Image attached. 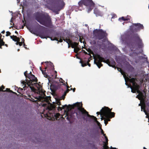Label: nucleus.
<instances>
[{"instance_id": "62", "label": "nucleus", "mask_w": 149, "mask_h": 149, "mask_svg": "<svg viewBox=\"0 0 149 149\" xmlns=\"http://www.w3.org/2000/svg\"><path fill=\"white\" fill-rule=\"evenodd\" d=\"M143 149H147L145 147H143Z\"/></svg>"}, {"instance_id": "56", "label": "nucleus", "mask_w": 149, "mask_h": 149, "mask_svg": "<svg viewBox=\"0 0 149 149\" xmlns=\"http://www.w3.org/2000/svg\"><path fill=\"white\" fill-rule=\"evenodd\" d=\"M16 44L17 45H19V42H17L16 43Z\"/></svg>"}, {"instance_id": "7", "label": "nucleus", "mask_w": 149, "mask_h": 149, "mask_svg": "<svg viewBox=\"0 0 149 149\" xmlns=\"http://www.w3.org/2000/svg\"><path fill=\"white\" fill-rule=\"evenodd\" d=\"M93 35L97 39L100 40L106 38L108 34L105 31H104L102 29H96L93 32Z\"/></svg>"}, {"instance_id": "40", "label": "nucleus", "mask_w": 149, "mask_h": 149, "mask_svg": "<svg viewBox=\"0 0 149 149\" xmlns=\"http://www.w3.org/2000/svg\"><path fill=\"white\" fill-rule=\"evenodd\" d=\"M104 123L105 124V125H106L108 123V122L105 119L104 120Z\"/></svg>"}, {"instance_id": "25", "label": "nucleus", "mask_w": 149, "mask_h": 149, "mask_svg": "<svg viewBox=\"0 0 149 149\" xmlns=\"http://www.w3.org/2000/svg\"><path fill=\"white\" fill-rule=\"evenodd\" d=\"M127 68L129 71L131 72H132L134 69V68L130 65L127 66Z\"/></svg>"}, {"instance_id": "19", "label": "nucleus", "mask_w": 149, "mask_h": 149, "mask_svg": "<svg viewBox=\"0 0 149 149\" xmlns=\"http://www.w3.org/2000/svg\"><path fill=\"white\" fill-rule=\"evenodd\" d=\"M109 108L108 107H104L103 108H102V109L101 110L100 112H97L96 113L97 114V115L100 114V115L101 116H104V111H105V110L106 111H107V110L109 109Z\"/></svg>"}, {"instance_id": "12", "label": "nucleus", "mask_w": 149, "mask_h": 149, "mask_svg": "<svg viewBox=\"0 0 149 149\" xmlns=\"http://www.w3.org/2000/svg\"><path fill=\"white\" fill-rule=\"evenodd\" d=\"M130 49L129 55L131 56H133L134 55L137 54L136 52V49L135 48V45L134 43H132L130 46Z\"/></svg>"}, {"instance_id": "42", "label": "nucleus", "mask_w": 149, "mask_h": 149, "mask_svg": "<svg viewBox=\"0 0 149 149\" xmlns=\"http://www.w3.org/2000/svg\"><path fill=\"white\" fill-rule=\"evenodd\" d=\"M23 43V42H19V45L21 46L22 45Z\"/></svg>"}, {"instance_id": "38", "label": "nucleus", "mask_w": 149, "mask_h": 149, "mask_svg": "<svg viewBox=\"0 0 149 149\" xmlns=\"http://www.w3.org/2000/svg\"><path fill=\"white\" fill-rule=\"evenodd\" d=\"M100 129L101 130V133L102 134H103V136H104V134H105L104 133V131L102 129V128L101 127H100Z\"/></svg>"}, {"instance_id": "32", "label": "nucleus", "mask_w": 149, "mask_h": 149, "mask_svg": "<svg viewBox=\"0 0 149 149\" xmlns=\"http://www.w3.org/2000/svg\"><path fill=\"white\" fill-rule=\"evenodd\" d=\"M131 18V17L129 15H127L126 17H125L126 19H127L126 21H128L129 20H130V19Z\"/></svg>"}, {"instance_id": "41", "label": "nucleus", "mask_w": 149, "mask_h": 149, "mask_svg": "<svg viewBox=\"0 0 149 149\" xmlns=\"http://www.w3.org/2000/svg\"><path fill=\"white\" fill-rule=\"evenodd\" d=\"M101 117V120H102L104 119V120H105V118L104 116H102Z\"/></svg>"}, {"instance_id": "2", "label": "nucleus", "mask_w": 149, "mask_h": 149, "mask_svg": "<svg viewBox=\"0 0 149 149\" xmlns=\"http://www.w3.org/2000/svg\"><path fill=\"white\" fill-rule=\"evenodd\" d=\"M34 17L35 19L40 24L49 28H53L51 18L48 14L37 12Z\"/></svg>"}, {"instance_id": "64", "label": "nucleus", "mask_w": 149, "mask_h": 149, "mask_svg": "<svg viewBox=\"0 0 149 149\" xmlns=\"http://www.w3.org/2000/svg\"><path fill=\"white\" fill-rule=\"evenodd\" d=\"M29 74H32L31 72H30Z\"/></svg>"}, {"instance_id": "28", "label": "nucleus", "mask_w": 149, "mask_h": 149, "mask_svg": "<svg viewBox=\"0 0 149 149\" xmlns=\"http://www.w3.org/2000/svg\"><path fill=\"white\" fill-rule=\"evenodd\" d=\"M42 72L45 77L47 78L48 77V75L46 72V70H44L42 71Z\"/></svg>"}, {"instance_id": "36", "label": "nucleus", "mask_w": 149, "mask_h": 149, "mask_svg": "<svg viewBox=\"0 0 149 149\" xmlns=\"http://www.w3.org/2000/svg\"><path fill=\"white\" fill-rule=\"evenodd\" d=\"M6 36H10L11 34V33L9 31H7L6 32Z\"/></svg>"}, {"instance_id": "11", "label": "nucleus", "mask_w": 149, "mask_h": 149, "mask_svg": "<svg viewBox=\"0 0 149 149\" xmlns=\"http://www.w3.org/2000/svg\"><path fill=\"white\" fill-rule=\"evenodd\" d=\"M143 28V25L140 23H133L132 25L130 26V30L132 32H136Z\"/></svg>"}, {"instance_id": "46", "label": "nucleus", "mask_w": 149, "mask_h": 149, "mask_svg": "<svg viewBox=\"0 0 149 149\" xmlns=\"http://www.w3.org/2000/svg\"><path fill=\"white\" fill-rule=\"evenodd\" d=\"M70 91V89H69V88H67V89L65 91H66V92L67 93H68Z\"/></svg>"}, {"instance_id": "39", "label": "nucleus", "mask_w": 149, "mask_h": 149, "mask_svg": "<svg viewBox=\"0 0 149 149\" xmlns=\"http://www.w3.org/2000/svg\"><path fill=\"white\" fill-rule=\"evenodd\" d=\"M29 31H30L32 33H33V29L32 28H29Z\"/></svg>"}, {"instance_id": "35", "label": "nucleus", "mask_w": 149, "mask_h": 149, "mask_svg": "<svg viewBox=\"0 0 149 149\" xmlns=\"http://www.w3.org/2000/svg\"><path fill=\"white\" fill-rule=\"evenodd\" d=\"M28 73H27V71H25L24 73V76H25V77L26 78L28 77L27 76L28 75Z\"/></svg>"}, {"instance_id": "24", "label": "nucleus", "mask_w": 149, "mask_h": 149, "mask_svg": "<svg viewBox=\"0 0 149 149\" xmlns=\"http://www.w3.org/2000/svg\"><path fill=\"white\" fill-rule=\"evenodd\" d=\"M90 118L94 120L95 122L97 123L98 125H100V123L97 120V118L95 117L92 116Z\"/></svg>"}, {"instance_id": "33", "label": "nucleus", "mask_w": 149, "mask_h": 149, "mask_svg": "<svg viewBox=\"0 0 149 149\" xmlns=\"http://www.w3.org/2000/svg\"><path fill=\"white\" fill-rule=\"evenodd\" d=\"M59 80L60 81H61V82L63 83V85H65V83H64L65 81L64 80H63L62 78H61L59 79Z\"/></svg>"}, {"instance_id": "53", "label": "nucleus", "mask_w": 149, "mask_h": 149, "mask_svg": "<svg viewBox=\"0 0 149 149\" xmlns=\"http://www.w3.org/2000/svg\"><path fill=\"white\" fill-rule=\"evenodd\" d=\"M5 33V30H3L1 32V33Z\"/></svg>"}, {"instance_id": "16", "label": "nucleus", "mask_w": 149, "mask_h": 149, "mask_svg": "<svg viewBox=\"0 0 149 149\" xmlns=\"http://www.w3.org/2000/svg\"><path fill=\"white\" fill-rule=\"evenodd\" d=\"M45 63H47L46 64L47 66L45 68V70L47 69L48 68L50 70H53L54 69V65L51 62L48 63L47 62H46Z\"/></svg>"}, {"instance_id": "34", "label": "nucleus", "mask_w": 149, "mask_h": 149, "mask_svg": "<svg viewBox=\"0 0 149 149\" xmlns=\"http://www.w3.org/2000/svg\"><path fill=\"white\" fill-rule=\"evenodd\" d=\"M67 93L66 92V91H64V93L63 95L62 96V97H63V99H64L65 98V96H66Z\"/></svg>"}, {"instance_id": "43", "label": "nucleus", "mask_w": 149, "mask_h": 149, "mask_svg": "<svg viewBox=\"0 0 149 149\" xmlns=\"http://www.w3.org/2000/svg\"><path fill=\"white\" fill-rule=\"evenodd\" d=\"M78 50V49L76 50V49L75 48H74V51L75 53H77Z\"/></svg>"}, {"instance_id": "29", "label": "nucleus", "mask_w": 149, "mask_h": 149, "mask_svg": "<svg viewBox=\"0 0 149 149\" xmlns=\"http://www.w3.org/2000/svg\"><path fill=\"white\" fill-rule=\"evenodd\" d=\"M126 20L127 19H126L125 17H122L119 18V20L120 21H121V20L125 21H126Z\"/></svg>"}, {"instance_id": "45", "label": "nucleus", "mask_w": 149, "mask_h": 149, "mask_svg": "<svg viewBox=\"0 0 149 149\" xmlns=\"http://www.w3.org/2000/svg\"><path fill=\"white\" fill-rule=\"evenodd\" d=\"M4 88H5V87L3 86V85H2L1 86V89H2V90H3V89H4Z\"/></svg>"}, {"instance_id": "52", "label": "nucleus", "mask_w": 149, "mask_h": 149, "mask_svg": "<svg viewBox=\"0 0 149 149\" xmlns=\"http://www.w3.org/2000/svg\"><path fill=\"white\" fill-rule=\"evenodd\" d=\"M76 89L75 88H74L73 89H72V90L73 92H74L75 91Z\"/></svg>"}, {"instance_id": "51", "label": "nucleus", "mask_w": 149, "mask_h": 149, "mask_svg": "<svg viewBox=\"0 0 149 149\" xmlns=\"http://www.w3.org/2000/svg\"><path fill=\"white\" fill-rule=\"evenodd\" d=\"M110 149H117L116 148H113V147H112L111 146Z\"/></svg>"}, {"instance_id": "31", "label": "nucleus", "mask_w": 149, "mask_h": 149, "mask_svg": "<svg viewBox=\"0 0 149 149\" xmlns=\"http://www.w3.org/2000/svg\"><path fill=\"white\" fill-rule=\"evenodd\" d=\"M23 90V89L22 88H19L17 90V92L18 93L20 94H21V92Z\"/></svg>"}, {"instance_id": "27", "label": "nucleus", "mask_w": 149, "mask_h": 149, "mask_svg": "<svg viewBox=\"0 0 149 149\" xmlns=\"http://www.w3.org/2000/svg\"><path fill=\"white\" fill-rule=\"evenodd\" d=\"M60 7L62 8H63L65 6V4L63 0H60Z\"/></svg>"}, {"instance_id": "8", "label": "nucleus", "mask_w": 149, "mask_h": 149, "mask_svg": "<svg viewBox=\"0 0 149 149\" xmlns=\"http://www.w3.org/2000/svg\"><path fill=\"white\" fill-rule=\"evenodd\" d=\"M80 6H81L82 5L88 7L89 11H91L93 9L95 4L92 0H81L78 2Z\"/></svg>"}, {"instance_id": "50", "label": "nucleus", "mask_w": 149, "mask_h": 149, "mask_svg": "<svg viewBox=\"0 0 149 149\" xmlns=\"http://www.w3.org/2000/svg\"><path fill=\"white\" fill-rule=\"evenodd\" d=\"M36 22L37 23V24L38 25H39V26H40L41 27H43V28H45V27H44V26H41V25H39V24H38V23H37V22Z\"/></svg>"}, {"instance_id": "23", "label": "nucleus", "mask_w": 149, "mask_h": 149, "mask_svg": "<svg viewBox=\"0 0 149 149\" xmlns=\"http://www.w3.org/2000/svg\"><path fill=\"white\" fill-rule=\"evenodd\" d=\"M3 38H0V48L1 49L2 48V46L5 45V42L3 41Z\"/></svg>"}, {"instance_id": "17", "label": "nucleus", "mask_w": 149, "mask_h": 149, "mask_svg": "<svg viewBox=\"0 0 149 149\" xmlns=\"http://www.w3.org/2000/svg\"><path fill=\"white\" fill-rule=\"evenodd\" d=\"M90 60L88 59L87 60H85L84 61L81 60L80 63H81V65L84 67L88 65L89 67H90L91 65L89 63Z\"/></svg>"}, {"instance_id": "21", "label": "nucleus", "mask_w": 149, "mask_h": 149, "mask_svg": "<svg viewBox=\"0 0 149 149\" xmlns=\"http://www.w3.org/2000/svg\"><path fill=\"white\" fill-rule=\"evenodd\" d=\"M10 38L13 41L15 42H20V38L16 36L13 35L12 36H10Z\"/></svg>"}, {"instance_id": "6", "label": "nucleus", "mask_w": 149, "mask_h": 149, "mask_svg": "<svg viewBox=\"0 0 149 149\" xmlns=\"http://www.w3.org/2000/svg\"><path fill=\"white\" fill-rule=\"evenodd\" d=\"M51 38L52 40H56L60 42H62L63 40L64 41L66 42L68 45H69L70 42H71V40L69 38H65V37L62 36L61 33L58 32H56L54 36H52V37Z\"/></svg>"}, {"instance_id": "22", "label": "nucleus", "mask_w": 149, "mask_h": 149, "mask_svg": "<svg viewBox=\"0 0 149 149\" xmlns=\"http://www.w3.org/2000/svg\"><path fill=\"white\" fill-rule=\"evenodd\" d=\"M70 44L71 45L72 48H75V47H77L78 45V43H77L76 42H73L71 41V42H70L69 45Z\"/></svg>"}, {"instance_id": "54", "label": "nucleus", "mask_w": 149, "mask_h": 149, "mask_svg": "<svg viewBox=\"0 0 149 149\" xmlns=\"http://www.w3.org/2000/svg\"><path fill=\"white\" fill-rule=\"evenodd\" d=\"M40 70L42 72V71H43V70H42V68L41 67H40Z\"/></svg>"}, {"instance_id": "61", "label": "nucleus", "mask_w": 149, "mask_h": 149, "mask_svg": "<svg viewBox=\"0 0 149 149\" xmlns=\"http://www.w3.org/2000/svg\"><path fill=\"white\" fill-rule=\"evenodd\" d=\"M22 44H23V45H24V46H26V45H25V43H23Z\"/></svg>"}, {"instance_id": "26", "label": "nucleus", "mask_w": 149, "mask_h": 149, "mask_svg": "<svg viewBox=\"0 0 149 149\" xmlns=\"http://www.w3.org/2000/svg\"><path fill=\"white\" fill-rule=\"evenodd\" d=\"M94 13L96 16H99L100 14V11L96 8L94 10Z\"/></svg>"}, {"instance_id": "48", "label": "nucleus", "mask_w": 149, "mask_h": 149, "mask_svg": "<svg viewBox=\"0 0 149 149\" xmlns=\"http://www.w3.org/2000/svg\"><path fill=\"white\" fill-rule=\"evenodd\" d=\"M143 111L144 112H145V114L146 115H147V113L146 112V109H145L144 108V109H143Z\"/></svg>"}, {"instance_id": "37", "label": "nucleus", "mask_w": 149, "mask_h": 149, "mask_svg": "<svg viewBox=\"0 0 149 149\" xmlns=\"http://www.w3.org/2000/svg\"><path fill=\"white\" fill-rule=\"evenodd\" d=\"M5 91L4 92H12V91H11L9 88H6V90H5Z\"/></svg>"}, {"instance_id": "1", "label": "nucleus", "mask_w": 149, "mask_h": 149, "mask_svg": "<svg viewBox=\"0 0 149 149\" xmlns=\"http://www.w3.org/2000/svg\"><path fill=\"white\" fill-rule=\"evenodd\" d=\"M27 78L29 79L26 80L27 82V85L31 88V91L37 93L38 95L37 96L38 99H43L47 100L48 98H43L45 95L46 91L42 89V86L38 84V79L35 76L32 74H28Z\"/></svg>"}, {"instance_id": "3", "label": "nucleus", "mask_w": 149, "mask_h": 149, "mask_svg": "<svg viewBox=\"0 0 149 149\" xmlns=\"http://www.w3.org/2000/svg\"><path fill=\"white\" fill-rule=\"evenodd\" d=\"M69 106L71 109H74L75 107H77V109L75 110V113L78 119L85 120L86 116L91 118L92 116L90 115L88 112L83 107V104L81 103L77 102L72 105L69 104Z\"/></svg>"}, {"instance_id": "13", "label": "nucleus", "mask_w": 149, "mask_h": 149, "mask_svg": "<svg viewBox=\"0 0 149 149\" xmlns=\"http://www.w3.org/2000/svg\"><path fill=\"white\" fill-rule=\"evenodd\" d=\"M134 38L137 42L138 48H142L143 47V44L142 42V40L140 39L137 34H135Z\"/></svg>"}, {"instance_id": "47", "label": "nucleus", "mask_w": 149, "mask_h": 149, "mask_svg": "<svg viewBox=\"0 0 149 149\" xmlns=\"http://www.w3.org/2000/svg\"><path fill=\"white\" fill-rule=\"evenodd\" d=\"M22 42H23V43H24V38H22Z\"/></svg>"}, {"instance_id": "4", "label": "nucleus", "mask_w": 149, "mask_h": 149, "mask_svg": "<svg viewBox=\"0 0 149 149\" xmlns=\"http://www.w3.org/2000/svg\"><path fill=\"white\" fill-rule=\"evenodd\" d=\"M136 80L137 79L135 78H132L129 79V81L132 84V87H130L132 89L131 91L133 93H135L136 91L139 93L136 97L139 100H143L146 97V93L144 90L143 93L139 90L140 86L136 82Z\"/></svg>"}, {"instance_id": "20", "label": "nucleus", "mask_w": 149, "mask_h": 149, "mask_svg": "<svg viewBox=\"0 0 149 149\" xmlns=\"http://www.w3.org/2000/svg\"><path fill=\"white\" fill-rule=\"evenodd\" d=\"M58 111H62V109H66V111L67 110L68 111L71 109H70V107L69 106V105L68 106L67 105L65 104L62 107H58Z\"/></svg>"}, {"instance_id": "55", "label": "nucleus", "mask_w": 149, "mask_h": 149, "mask_svg": "<svg viewBox=\"0 0 149 149\" xmlns=\"http://www.w3.org/2000/svg\"><path fill=\"white\" fill-rule=\"evenodd\" d=\"M15 33H16L17 35L18 34V33L16 31H15Z\"/></svg>"}, {"instance_id": "60", "label": "nucleus", "mask_w": 149, "mask_h": 149, "mask_svg": "<svg viewBox=\"0 0 149 149\" xmlns=\"http://www.w3.org/2000/svg\"><path fill=\"white\" fill-rule=\"evenodd\" d=\"M13 26H11L10 27V28H9V29H11V28H13Z\"/></svg>"}, {"instance_id": "10", "label": "nucleus", "mask_w": 149, "mask_h": 149, "mask_svg": "<svg viewBox=\"0 0 149 149\" xmlns=\"http://www.w3.org/2000/svg\"><path fill=\"white\" fill-rule=\"evenodd\" d=\"M112 109H111L109 108V109L107 110L106 111H104V116L105 118V119L107 121H110V119L114 117L115 116V113L113 112H112L111 110Z\"/></svg>"}, {"instance_id": "15", "label": "nucleus", "mask_w": 149, "mask_h": 149, "mask_svg": "<svg viewBox=\"0 0 149 149\" xmlns=\"http://www.w3.org/2000/svg\"><path fill=\"white\" fill-rule=\"evenodd\" d=\"M40 36L42 38H49L51 39V38L52 37H52H50L49 36V33L47 32H43L41 33L40 34Z\"/></svg>"}, {"instance_id": "30", "label": "nucleus", "mask_w": 149, "mask_h": 149, "mask_svg": "<svg viewBox=\"0 0 149 149\" xmlns=\"http://www.w3.org/2000/svg\"><path fill=\"white\" fill-rule=\"evenodd\" d=\"M117 70L119 71L120 72H121V73L122 74H123L124 72L122 70L121 68H118Z\"/></svg>"}, {"instance_id": "57", "label": "nucleus", "mask_w": 149, "mask_h": 149, "mask_svg": "<svg viewBox=\"0 0 149 149\" xmlns=\"http://www.w3.org/2000/svg\"><path fill=\"white\" fill-rule=\"evenodd\" d=\"M2 36V35L1 33H0V38H1V37Z\"/></svg>"}, {"instance_id": "14", "label": "nucleus", "mask_w": 149, "mask_h": 149, "mask_svg": "<svg viewBox=\"0 0 149 149\" xmlns=\"http://www.w3.org/2000/svg\"><path fill=\"white\" fill-rule=\"evenodd\" d=\"M104 137L105 142H103V148L102 149H109V148L108 146V139L107 136L106 135V134H104Z\"/></svg>"}, {"instance_id": "5", "label": "nucleus", "mask_w": 149, "mask_h": 149, "mask_svg": "<svg viewBox=\"0 0 149 149\" xmlns=\"http://www.w3.org/2000/svg\"><path fill=\"white\" fill-rule=\"evenodd\" d=\"M43 98H45L46 97L48 98H47L48 100H45L43 99H38L39 100L42 102H45V103H43L42 104H41L42 106L43 107H46L48 104H50L49 106H47V108L49 110H55L56 109V107L57 104L58 106H60L61 105V102L60 101V100H58L56 101V103H53V104H51L49 100L51 98L50 96H46V95Z\"/></svg>"}, {"instance_id": "58", "label": "nucleus", "mask_w": 149, "mask_h": 149, "mask_svg": "<svg viewBox=\"0 0 149 149\" xmlns=\"http://www.w3.org/2000/svg\"><path fill=\"white\" fill-rule=\"evenodd\" d=\"M5 46H6V47H8V45L6 44H5V45H4Z\"/></svg>"}, {"instance_id": "49", "label": "nucleus", "mask_w": 149, "mask_h": 149, "mask_svg": "<svg viewBox=\"0 0 149 149\" xmlns=\"http://www.w3.org/2000/svg\"><path fill=\"white\" fill-rule=\"evenodd\" d=\"M66 84H67V85H66L67 88H69V86L68 85V84L66 82Z\"/></svg>"}, {"instance_id": "44", "label": "nucleus", "mask_w": 149, "mask_h": 149, "mask_svg": "<svg viewBox=\"0 0 149 149\" xmlns=\"http://www.w3.org/2000/svg\"><path fill=\"white\" fill-rule=\"evenodd\" d=\"M26 84H27V82L26 81V82H25L24 81H23L22 82V83L24 84H26Z\"/></svg>"}, {"instance_id": "9", "label": "nucleus", "mask_w": 149, "mask_h": 149, "mask_svg": "<svg viewBox=\"0 0 149 149\" xmlns=\"http://www.w3.org/2000/svg\"><path fill=\"white\" fill-rule=\"evenodd\" d=\"M94 63L100 68V67L103 66L102 62H104L105 60L104 58L101 57L100 55L98 54L95 55V57L94 58Z\"/></svg>"}, {"instance_id": "18", "label": "nucleus", "mask_w": 149, "mask_h": 149, "mask_svg": "<svg viewBox=\"0 0 149 149\" xmlns=\"http://www.w3.org/2000/svg\"><path fill=\"white\" fill-rule=\"evenodd\" d=\"M106 62L109 66L113 68L115 67L116 63L113 59H112L110 61L109 60H107Z\"/></svg>"}, {"instance_id": "63", "label": "nucleus", "mask_w": 149, "mask_h": 149, "mask_svg": "<svg viewBox=\"0 0 149 149\" xmlns=\"http://www.w3.org/2000/svg\"><path fill=\"white\" fill-rule=\"evenodd\" d=\"M24 48L26 49H27V48L26 47H25V46H24Z\"/></svg>"}, {"instance_id": "59", "label": "nucleus", "mask_w": 149, "mask_h": 149, "mask_svg": "<svg viewBox=\"0 0 149 149\" xmlns=\"http://www.w3.org/2000/svg\"><path fill=\"white\" fill-rule=\"evenodd\" d=\"M10 22H12V23H13V21L12 20V19H11V20L10 21Z\"/></svg>"}]
</instances>
